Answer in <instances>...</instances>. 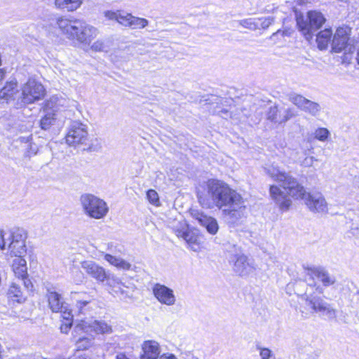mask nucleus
<instances>
[{
  "instance_id": "obj_56",
  "label": "nucleus",
  "mask_w": 359,
  "mask_h": 359,
  "mask_svg": "<svg viewBox=\"0 0 359 359\" xmlns=\"http://www.w3.org/2000/svg\"><path fill=\"white\" fill-rule=\"evenodd\" d=\"M309 285L311 287H312V286H315V284H313V283H309Z\"/></svg>"
},
{
  "instance_id": "obj_49",
  "label": "nucleus",
  "mask_w": 359,
  "mask_h": 359,
  "mask_svg": "<svg viewBox=\"0 0 359 359\" xmlns=\"http://www.w3.org/2000/svg\"><path fill=\"white\" fill-rule=\"evenodd\" d=\"M126 287H127L126 286ZM124 288H125V287H121V291L119 292V294H122V295L127 296L128 295L127 291Z\"/></svg>"
},
{
  "instance_id": "obj_42",
  "label": "nucleus",
  "mask_w": 359,
  "mask_h": 359,
  "mask_svg": "<svg viewBox=\"0 0 359 359\" xmlns=\"http://www.w3.org/2000/svg\"><path fill=\"white\" fill-rule=\"evenodd\" d=\"M27 272L24 270V287H25L28 292L33 293L34 290V285L32 282L26 277Z\"/></svg>"
},
{
  "instance_id": "obj_22",
  "label": "nucleus",
  "mask_w": 359,
  "mask_h": 359,
  "mask_svg": "<svg viewBox=\"0 0 359 359\" xmlns=\"http://www.w3.org/2000/svg\"><path fill=\"white\" fill-rule=\"evenodd\" d=\"M7 294L10 302L13 305H15V304H20L22 297L20 284L16 282H13L10 285Z\"/></svg>"
},
{
  "instance_id": "obj_45",
  "label": "nucleus",
  "mask_w": 359,
  "mask_h": 359,
  "mask_svg": "<svg viewBox=\"0 0 359 359\" xmlns=\"http://www.w3.org/2000/svg\"><path fill=\"white\" fill-rule=\"evenodd\" d=\"M121 287H126V285L121 281L119 284H117L114 288L111 290V292L114 294H119V292L121 291Z\"/></svg>"
},
{
  "instance_id": "obj_1",
  "label": "nucleus",
  "mask_w": 359,
  "mask_h": 359,
  "mask_svg": "<svg viewBox=\"0 0 359 359\" xmlns=\"http://www.w3.org/2000/svg\"><path fill=\"white\" fill-rule=\"evenodd\" d=\"M203 208H218L226 221L233 225L240 224L247 216V206L243 196L222 180H208L203 190L197 192Z\"/></svg>"
},
{
  "instance_id": "obj_7",
  "label": "nucleus",
  "mask_w": 359,
  "mask_h": 359,
  "mask_svg": "<svg viewBox=\"0 0 359 359\" xmlns=\"http://www.w3.org/2000/svg\"><path fill=\"white\" fill-rule=\"evenodd\" d=\"M18 230V232L11 233L12 241L8 245L11 256L15 258L13 261L12 268L15 276L18 278V280H22V235Z\"/></svg>"
},
{
  "instance_id": "obj_8",
  "label": "nucleus",
  "mask_w": 359,
  "mask_h": 359,
  "mask_svg": "<svg viewBox=\"0 0 359 359\" xmlns=\"http://www.w3.org/2000/svg\"><path fill=\"white\" fill-rule=\"evenodd\" d=\"M65 140L68 145L74 147L86 144L88 140L87 126L79 121L72 122L68 128Z\"/></svg>"
},
{
  "instance_id": "obj_35",
  "label": "nucleus",
  "mask_w": 359,
  "mask_h": 359,
  "mask_svg": "<svg viewBox=\"0 0 359 359\" xmlns=\"http://www.w3.org/2000/svg\"><path fill=\"white\" fill-rule=\"evenodd\" d=\"M292 30L290 28H285L283 29H278L276 32L273 33L271 38L273 40L281 39L285 36H290L292 34Z\"/></svg>"
},
{
  "instance_id": "obj_36",
  "label": "nucleus",
  "mask_w": 359,
  "mask_h": 359,
  "mask_svg": "<svg viewBox=\"0 0 359 359\" xmlns=\"http://www.w3.org/2000/svg\"><path fill=\"white\" fill-rule=\"evenodd\" d=\"M147 198L150 203L158 206L160 205L158 193L154 189H149L147 192Z\"/></svg>"
},
{
  "instance_id": "obj_3",
  "label": "nucleus",
  "mask_w": 359,
  "mask_h": 359,
  "mask_svg": "<svg viewBox=\"0 0 359 359\" xmlns=\"http://www.w3.org/2000/svg\"><path fill=\"white\" fill-rule=\"evenodd\" d=\"M59 29L68 39L84 45H89L97 35V29L88 24H79V26L65 24L59 26Z\"/></svg>"
},
{
  "instance_id": "obj_12",
  "label": "nucleus",
  "mask_w": 359,
  "mask_h": 359,
  "mask_svg": "<svg viewBox=\"0 0 359 359\" xmlns=\"http://www.w3.org/2000/svg\"><path fill=\"white\" fill-rule=\"evenodd\" d=\"M152 292L162 304L172 306L175 304L176 298L173 290L164 285L156 283L152 288Z\"/></svg>"
},
{
  "instance_id": "obj_46",
  "label": "nucleus",
  "mask_w": 359,
  "mask_h": 359,
  "mask_svg": "<svg viewBox=\"0 0 359 359\" xmlns=\"http://www.w3.org/2000/svg\"><path fill=\"white\" fill-rule=\"evenodd\" d=\"M4 248H5L4 233V231L0 229V249L4 250Z\"/></svg>"
},
{
  "instance_id": "obj_5",
  "label": "nucleus",
  "mask_w": 359,
  "mask_h": 359,
  "mask_svg": "<svg viewBox=\"0 0 359 359\" xmlns=\"http://www.w3.org/2000/svg\"><path fill=\"white\" fill-rule=\"evenodd\" d=\"M79 202L83 212L93 219H102L109 211L107 203L91 194H82L79 198Z\"/></svg>"
},
{
  "instance_id": "obj_17",
  "label": "nucleus",
  "mask_w": 359,
  "mask_h": 359,
  "mask_svg": "<svg viewBox=\"0 0 359 359\" xmlns=\"http://www.w3.org/2000/svg\"><path fill=\"white\" fill-rule=\"evenodd\" d=\"M142 351L141 359H157L161 353L158 343L153 340L144 341L142 344Z\"/></svg>"
},
{
  "instance_id": "obj_38",
  "label": "nucleus",
  "mask_w": 359,
  "mask_h": 359,
  "mask_svg": "<svg viewBox=\"0 0 359 359\" xmlns=\"http://www.w3.org/2000/svg\"><path fill=\"white\" fill-rule=\"evenodd\" d=\"M282 114H280V123H285L290 119L294 114L293 110L290 108L281 109Z\"/></svg>"
},
{
  "instance_id": "obj_33",
  "label": "nucleus",
  "mask_w": 359,
  "mask_h": 359,
  "mask_svg": "<svg viewBox=\"0 0 359 359\" xmlns=\"http://www.w3.org/2000/svg\"><path fill=\"white\" fill-rule=\"evenodd\" d=\"M313 135L316 140L321 142H325L330 135V133L325 128H318L315 130Z\"/></svg>"
},
{
  "instance_id": "obj_14",
  "label": "nucleus",
  "mask_w": 359,
  "mask_h": 359,
  "mask_svg": "<svg viewBox=\"0 0 359 359\" xmlns=\"http://www.w3.org/2000/svg\"><path fill=\"white\" fill-rule=\"evenodd\" d=\"M81 265L86 273L92 278L99 282L103 283L105 281L107 272L102 266L90 260L82 262Z\"/></svg>"
},
{
  "instance_id": "obj_13",
  "label": "nucleus",
  "mask_w": 359,
  "mask_h": 359,
  "mask_svg": "<svg viewBox=\"0 0 359 359\" xmlns=\"http://www.w3.org/2000/svg\"><path fill=\"white\" fill-rule=\"evenodd\" d=\"M176 236L182 238L191 250L198 252L200 250V237L198 234L187 229L185 224H181L180 229H174Z\"/></svg>"
},
{
  "instance_id": "obj_57",
  "label": "nucleus",
  "mask_w": 359,
  "mask_h": 359,
  "mask_svg": "<svg viewBox=\"0 0 359 359\" xmlns=\"http://www.w3.org/2000/svg\"><path fill=\"white\" fill-rule=\"evenodd\" d=\"M299 4H302V0H298Z\"/></svg>"
},
{
  "instance_id": "obj_58",
  "label": "nucleus",
  "mask_w": 359,
  "mask_h": 359,
  "mask_svg": "<svg viewBox=\"0 0 359 359\" xmlns=\"http://www.w3.org/2000/svg\"><path fill=\"white\" fill-rule=\"evenodd\" d=\"M32 264H36V262H34V261H32Z\"/></svg>"
},
{
  "instance_id": "obj_43",
  "label": "nucleus",
  "mask_w": 359,
  "mask_h": 359,
  "mask_svg": "<svg viewBox=\"0 0 359 359\" xmlns=\"http://www.w3.org/2000/svg\"><path fill=\"white\" fill-rule=\"evenodd\" d=\"M62 317L64 320H66L67 323L72 322V315L70 311H67L66 306H65V309H62Z\"/></svg>"
},
{
  "instance_id": "obj_10",
  "label": "nucleus",
  "mask_w": 359,
  "mask_h": 359,
  "mask_svg": "<svg viewBox=\"0 0 359 359\" xmlns=\"http://www.w3.org/2000/svg\"><path fill=\"white\" fill-rule=\"evenodd\" d=\"M233 270L238 276L246 277L253 273L256 269L254 262L243 254H237L231 257Z\"/></svg>"
},
{
  "instance_id": "obj_30",
  "label": "nucleus",
  "mask_w": 359,
  "mask_h": 359,
  "mask_svg": "<svg viewBox=\"0 0 359 359\" xmlns=\"http://www.w3.org/2000/svg\"><path fill=\"white\" fill-rule=\"evenodd\" d=\"M288 99L292 103L302 110L308 100V99L305 98L302 95L296 93H290Z\"/></svg>"
},
{
  "instance_id": "obj_24",
  "label": "nucleus",
  "mask_w": 359,
  "mask_h": 359,
  "mask_svg": "<svg viewBox=\"0 0 359 359\" xmlns=\"http://www.w3.org/2000/svg\"><path fill=\"white\" fill-rule=\"evenodd\" d=\"M104 259L110 264L115 267L124 271H129L131 269V264L124 260L123 259L118 257L113 256L109 254L104 255Z\"/></svg>"
},
{
  "instance_id": "obj_18",
  "label": "nucleus",
  "mask_w": 359,
  "mask_h": 359,
  "mask_svg": "<svg viewBox=\"0 0 359 359\" xmlns=\"http://www.w3.org/2000/svg\"><path fill=\"white\" fill-rule=\"evenodd\" d=\"M19 93L17 89L15 81H11L0 90V102L8 103L15 99V96Z\"/></svg>"
},
{
  "instance_id": "obj_51",
  "label": "nucleus",
  "mask_w": 359,
  "mask_h": 359,
  "mask_svg": "<svg viewBox=\"0 0 359 359\" xmlns=\"http://www.w3.org/2000/svg\"><path fill=\"white\" fill-rule=\"evenodd\" d=\"M116 359H128L126 357V355L124 354H118L116 355Z\"/></svg>"
},
{
  "instance_id": "obj_2",
  "label": "nucleus",
  "mask_w": 359,
  "mask_h": 359,
  "mask_svg": "<svg viewBox=\"0 0 359 359\" xmlns=\"http://www.w3.org/2000/svg\"><path fill=\"white\" fill-rule=\"evenodd\" d=\"M265 172L275 181L281 183L282 190L276 185L270 187L271 198L282 211L287 210L292 201L289 197L303 199L308 208L312 212H325L327 210V202L321 193H306L305 189L289 173L271 165L264 168Z\"/></svg>"
},
{
  "instance_id": "obj_39",
  "label": "nucleus",
  "mask_w": 359,
  "mask_h": 359,
  "mask_svg": "<svg viewBox=\"0 0 359 359\" xmlns=\"http://www.w3.org/2000/svg\"><path fill=\"white\" fill-rule=\"evenodd\" d=\"M257 348L259 351V355L262 359H270L273 356L272 351L268 348L257 346Z\"/></svg>"
},
{
  "instance_id": "obj_16",
  "label": "nucleus",
  "mask_w": 359,
  "mask_h": 359,
  "mask_svg": "<svg viewBox=\"0 0 359 359\" xmlns=\"http://www.w3.org/2000/svg\"><path fill=\"white\" fill-rule=\"evenodd\" d=\"M107 20L116 21L117 22H122L126 21L128 22H136L138 20L140 22H147L145 19H140L133 16L131 14L128 13L125 11H106L104 13Z\"/></svg>"
},
{
  "instance_id": "obj_31",
  "label": "nucleus",
  "mask_w": 359,
  "mask_h": 359,
  "mask_svg": "<svg viewBox=\"0 0 359 359\" xmlns=\"http://www.w3.org/2000/svg\"><path fill=\"white\" fill-rule=\"evenodd\" d=\"M55 114L52 111L47 112L41 119L40 126L43 130H47L55 121Z\"/></svg>"
},
{
  "instance_id": "obj_20",
  "label": "nucleus",
  "mask_w": 359,
  "mask_h": 359,
  "mask_svg": "<svg viewBox=\"0 0 359 359\" xmlns=\"http://www.w3.org/2000/svg\"><path fill=\"white\" fill-rule=\"evenodd\" d=\"M296 22H325L326 19L323 13L318 11H310L307 13V20L304 21V15L297 9H294Z\"/></svg>"
},
{
  "instance_id": "obj_21",
  "label": "nucleus",
  "mask_w": 359,
  "mask_h": 359,
  "mask_svg": "<svg viewBox=\"0 0 359 359\" xmlns=\"http://www.w3.org/2000/svg\"><path fill=\"white\" fill-rule=\"evenodd\" d=\"M81 329H77L76 332V338H72L75 342L77 351H85L92 347L95 344V337L88 336L87 338H81V334H79Z\"/></svg>"
},
{
  "instance_id": "obj_29",
  "label": "nucleus",
  "mask_w": 359,
  "mask_h": 359,
  "mask_svg": "<svg viewBox=\"0 0 359 359\" xmlns=\"http://www.w3.org/2000/svg\"><path fill=\"white\" fill-rule=\"evenodd\" d=\"M282 110L279 109L276 105L271 106L269 108L267 111V119L273 123H280V114Z\"/></svg>"
},
{
  "instance_id": "obj_59",
  "label": "nucleus",
  "mask_w": 359,
  "mask_h": 359,
  "mask_svg": "<svg viewBox=\"0 0 359 359\" xmlns=\"http://www.w3.org/2000/svg\"><path fill=\"white\" fill-rule=\"evenodd\" d=\"M25 265H26V263H25V261L24 260L23 266H25Z\"/></svg>"
},
{
  "instance_id": "obj_37",
  "label": "nucleus",
  "mask_w": 359,
  "mask_h": 359,
  "mask_svg": "<svg viewBox=\"0 0 359 359\" xmlns=\"http://www.w3.org/2000/svg\"><path fill=\"white\" fill-rule=\"evenodd\" d=\"M105 281L107 282V285L111 288H114L117 284H119V283L121 281L117 276H116L114 274H106V279Z\"/></svg>"
},
{
  "instance_id": "obj_9",
  "label": "nucleus",
  "mask_w": 359,
  "mask_h": 359,
  "mask_svg": "<svg viewBox=\"0 0 359 359\" xmlns=\"http://www.w3.org/2000/svg\"><path fill=\"white\" fill-rule=\"evenodd\" d=\"M45 89L43 85L35 79L30 78L24 84V111L27 109L25 104L34 102L43 97Z\"/></svg>"
},
{
  "instance_id": "obj_41",
  "label": "nucleus",
  "mask_w": 359,
  "mask_h": 359,
  "mask_svg": "<svg viewBox=\"0 0 359 359\" xmlns=\"http://www.w3.org/2000/svg\"><path fill=\"white\" fill-rule=\"evenodd\" d=\"M90 302V299H80L76 301V306L79 313H85V307Z\"/></svg>"
},
{
  "instance_id": "obj_27",
  "label": "nucleus",
  "mask_w": 359,
  "mask_h": 359,
  "mask_svg": "<svg viewBox=\"0 0 359 359\" xmlns=\"http://www.w3.org/2000/svg\"><path fill=\"white\" fill-rule=\"evenodd\" d=\"M113 41L110 39H105L104 40H97L93 43L91 46L93 50L97 52H109L112 46Z\"/></svg>"
},
{
  "instance_id": "obj_44",
  "label": "nucleus",
  "mask_w": 359,
  "mask_h": 359,
  "mask_svg": "<svg viewBox=\"0 0 359 359\" xmlns=\"http://www.w3.org/2000/svg\"><path fill=\"white\" fill-rule=\"evenodd\" d=\"M72 325V322L63 323L60 326L61 332L63 333H67Z\"/></svg>"
},
{
  "instance_id": "obj_32",
  "label": "nucleus",
  "mask_w": 359,
  "mask_h": 359,
  "mask_svg": "<svg viewBox=\"0 0 359 359\" xmlns=\"http://www.w3.org/2000/svg\"><path fill=\"white\" fill-rule=\"evenodd\" d=\"M302 110L313 116H316L320 111V107L318 103L308 100Z\"/></svg>"
},
{
  "instance_id": "obj_26",
  "label": "nucleus",
  "mask_w": 359,
  "mask_h": 359,
  "mask_svg": "<svg viewBox=\"0 0 359 359\" xmlns=\"http://www.w3.org/2000/svg\"><path fill=\"white\" fill-rule=\"evenodd\" d=\"M81 0H55V6L69 11L76 10L81 4Z\"/></svg>"
},
{
  "instance_id": "obj_53",
  "label": "nucleus",
  "mask_w": 359,
  "mask_h": 359,
  "mask_svg": "<svg viewBox=\"0 0 359 359\" xmlns=\"http://www.w3.org/2000/svg\"><path fill=\"white\" fill-rule=\"evenodd\" d=\"M4 72L2 69H0V81L4 79Z\"/></svg>"
},
{
  "instance_id": "obj_48",
  "label": "nucleus",
  "mask_w": 359,
  "mask_h": 359,
  "mask_svg": "<svg viewBox=\"0 0 359 359\" xmlns=\"http://www.w3.org/2000/svg\"><path fill=\"white\" fill-rule=\"evenodd\" d=\"M160 359H177V358L172 354H169L168 355L163 354L160 357Z\"/></svg>"
},
{
  "instance_id": "obj_47",
  "label": "nucleus",
  "mask_w": 359,
  "mask_h": 359,
  "mask_svg": "<svg viewBox=\"0 0 359 359\" xmlns=\"http://www.w3.org/2000/svg\"><path fill=\"white\" fill-rule=\"evenodd\" d=\"M314 158L313 156L309 158H306L304 159V163L307 166H311L313 162Z\"/></svg>"
},
{
  "instance_id": "obj_50",
  "label": "nucleus",
  "mask_w": 359,
  "mask_h": 359,
  "mask_svg": "<svg viewBox=\"0 0 359 359\" xmlns=\"http://www.w3.org/2000/svg\"><path fill=\"white\" fill-rule=\"evenodd\" d=\"M248 25H249V27H246L248 29L255 30L257 28L256 24L250 23V24H248Z\"/></svg>"
},
{
  "instance_id": "obj_52",
  "label": "nucleus",
  "mask_w": 359,
  "mask_h": 359,
  "mask_svg": "<svg viewBox=\"0 0 359 359\" xmlns=\"http://www.w3.org/2000/svg\"><path fill=\"white\" fill-rule=\"evenodd\" d=\"M357 304H358V306L359 309V292L358 294V297H357ZM356 316H358V318L359 320V311L357 312Z\"/></svg>"
},
{
  "instance_id": "obj_6",
  "label": "nucleus",
  "mask_w": 359,
  "mask_h": 359,
  "mask_svg": "<svg viewBox=\"0 0 359 359\" xmlns=\"http://www.w3.org/2000/svg\"><path fill=\"white\" fill-rule=\"evenodd\" d=\"M77 329H81L79 334L81 338H87L88 336L95 337L97 334H108L111 332V326L103 321L93 320L88 322L81 320L78 323L72 330V338H76Z\"/></svg>"
},
{
  "instance_id": "obj_54",
  "label": "nucleus",
  "mask_w": 359,
  "mask_h": 359,
  "mask_svg": "<svg viewBox=\"0 0 359 359\" xmlns=\"http://www.w3.org/2000/svg\"><path fill=\"white\" fill-rule=\"evenodd\" d=\"M357 61H358V63L359 65V50H358V54H357Z\"/></svg>"
},
{
  "instance_id": "obj_15",
  "label": "nucleus",
  "mask_w": 359,
  "mask_h": 359,
  "mask_svg": "<svg viewBox=\"0 0 359 359\" xmlns=\"http://www.w3.org/2000/svg\"><path fill=\"white\" fill-rule=\"evenodd\" d=\"M306 271L308 275L317 277L325 287L332 285L336 282V278L323 267L307 268Z\"/></svg>"
},
{
  "instance_id": "obj_40",
  "label": "nucleus",
  "mask_w": 359,
  "mask_h": 359,
  "mask_svg": "<svg viewBox=\"0 0 359 359\" xmlns=\"http://www.w3.org/2000/svg\"><path fill=\"white\" fill-rule=\"evenodd\" d=\"M24 147L27 149V154L28 156H31L32 155H34L37 153V146L35 144H32L29 142H24Z\"/></svg>"
},
{
  "instance_id": "obj_25",
  "label": "nucleus",
  "mask_w": 359,
  "mask_h": 359,
  "mask_svg": "<svg viewBox=\"0 0 359 359\" xmlns=\"http://www.w3.org/2000/svg\"><path fill=\"white\" fill-rule=\"evenodd\" d=\"M323 24H296L297 29L307 40L312 39L314 34L321 28Z\"/></svg>"
},
{
  "instance_id": "obj_28",
  "label": "nucleus",
  "mask_w": 359,
  "mask_h": 359,
  "mask_svg": "<svg viewBox=\"0 0 359 359\" xmlns=\"http://www.w3.org/2000/svg\"><path fill=\"white\" fill-rule=\"evenodd\" d=\"M348 39L343 37H337V36H333L332 48L334 52L339 53L345 49Z\"/></svg>"
},
{
  "instance_id": "obj_55",
  "label": "nucleus",
  "mask_w": 359,
  "mask_h": 359,
  "mask_svg": "<svg viewBox=\"0 0 359 359\" xmlns=\"http://www.w3.org/2000/svg\"><path fill=\"white\" fill-rule=\"evenodd\" d=\"M145 25L146 24H142V26L140 27V28H144L145 27Z\"/></svg>"
},
{
  "instance_id": "obj_23",
  "label": "nucleus",
  "mask_w": 359,
  "mask_h": 359,
  "mask_svg": "<svg viewBox=\"0 0 359 359\" xmlns=\"http://www.w3.org/2000/svg\"><path fill=\"white\" fill-rule=\"evenodd\" d=\"M332 35V30L330 29L325 28L316 34V42L318 47L320 50L326 49L331 41Z\"/></svg>"
},
{
  "instance_id": "obj_34",
  "label": "nucleus",
  "mask_w": 359,
  "mask_h": 359,
  "mask_svg": "<svg viewBox=\"0 0 359 359\" xmlns=\"http://www.w3.org/2000/svg\"><path fill=\"white\" fill-rule=\"evenodd\" d=\"M350 32L351 28L346 24H343L342 26H340L337 29L334 36H337V37L339 36L349 39Z\"/></svg>"
},
{
  "instance_id": "obj_19",
  "label": "nucleus",
  "mask_w": 359,
  "mask_h": 359,
  "mask_svg": "<svg viewBox=\"0 0 359 359\" xmlns=\"http://www.w3.org/2000/svg\"><path fill=\"white\" fill-rule=\"evenodd\" d=\"M47 298L48 305L53 312L62 311L65 309V304L61 295L55 291H52L50 289H47Z\"/></svg>"
},
{
  "instance_id": "obj_11",
  "label": "nucleus",
  "mask_w": 359,
  "mask_h": 359,
  "mask_svg": "<svg viewBox=\"0 0 359 359\" xmlns=\"http://www.w3.org/2000/svg\"><path fill=\"white\" fill-rule=\"evenodd\" d=\"M191 217L201 226L205 228L208 233L215 235L219 230L217 220L201 210L191 208L189 210Z\"/></svg>"
},
{
  "instance_id": "obj_4",
  "label": "nucleus",
  "mask_w": 359,
  "mask_h": 359,
  "mask_svg": "<svg viewBox=\"0 0 359 359\" xmlns=\"http://www.w3.org/2000/svg\"><path fill=\"white\" fill-rule=\"evenodd\" d=\"M301 298L304 302L305 309L311 313H319L328 320H332L337 317V310L320 297L313 295L306 291Z\"/></svg>"
}]
</instances>
